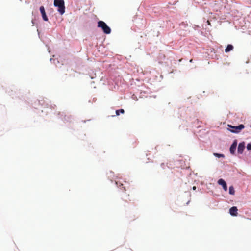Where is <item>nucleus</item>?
Masks as SVG:
<instances>
[{"label":"nucleus","mask_w":251,"mask_h":251,"mask_svg":"<svg viewBox=\"0 0 251 251\" xmlns=\"http://www.w3.org/2000/svg\"><path fill=\"white\" fill-rule=\"evenodd\" d=\"M54 6L57 7V11L60 15H63L65 11V2L63 0H54Z\"/></svg>","instance_id":"f257e3e1"},{"label":"nucleus","mask_w":251,"mask_h":251,"mask_svg":"<svg viewBox=\"0 0 251 251\" xmlns=\"http://www.w3.org/2000/svg\"><path fill=\"white\" fill-rule=\"evenodd\" d=\"M98 26L101 28L104 33L107 34L110 33L111 29L105 22L102 21H100L98 22Z\"/></svg>","instance_id":"f03ea898"},{"label":"nucleus","mask_w":251,"mask_h":251,"mask_svg":"<svg viewBox=\"0 0 251 251\" xmlns=\"http://www.w3.org/2000/svg\"><path fill=\"white\" fill-rule=\"evenodd\" d=\"M229 127L232 128V129H230V131L233 133H239L242 129L244 128V126L243 124H241L238 126H232L231 125H228Z\"/></svg>","instance_id":"7ed1b4c3"},{"label":"nucleus","mask_w":251,"mask_h":251,"mask_svg":"<svg viewBox=\"0 0 251 251\" xmlns=\"http://www.w3.org/2000/svg\"><path fill=\"white\" fill-rule=\"evenodd\" d=\"M218 184L222 186L223 189L226 191L227 190V187L226 182L223 179H220L218 181Z\"/></svg>","instance_id":"20e7f679"},{"label":"nucleus","mask_w":251,"mask_h":251,"mask_svg":"<svg viewBox=\"0 0 251 251\" xmlns=\"http://www.w3.org/2000/svg\"><path fill=\"white\" fill-rule=\"evenodd\" d=\"M40 11L42 14V16L43 20L45 21H47L48 20V18L46 15L45 10L44 6H42L40 7Z\"/></svg>","instance_id":"39448f33"},{"label":"nucleus","mask_w":251,"mask_h":251,"mask_svg":"<svg viewBox=\"0 0 251 251\" xmlns=\"http://www.w3.org/2000/svg\"><path fill=\"white\" fill-rule=\"evenodd\" d=\"M237 211H238V209H237V207L235 206H233V207H232L229 209V213L232 216H236L238 214Z\"/></svg>","instance_id":"423d86ee"},{"label":"nucleus","mask_w":251,"mask_h":251,"mask_svg":"<svg viewBox=\"0 0 251 251\" xmlns=\"http://www.w3.org/2000/svg\"><path fill=\"white\" fill-rule=\"evenodd\" d=\"M245 149V143L244 142L239 143L238 147V153L242 154Z\"/></svg>","instance_id":"0eeeda50"},{"label":"nucleus","mask_w":251,"mask_h":251,"mask_svg":"<svg viewBox=\"0 0 251 251\" xmlns=\"http://www.w3.org/2000/svg\"><path fill=\"white\" fill-rule=\"evenodd\" d=\"M237 146V143L236 142H234L232 145L230 146V152L231 154H234L236 148Z\"/></svg>","instance_id":"6e6552de"},{"label":"nucleus","mask_w":251,"mask_h":251,"mask_svg":"<svg viewBox=\"0 0 251 251\" xmlns=\"http://www.w3.org/2000/svg\"><path fill=\"white\" fill-rule=\"evenodd\" d=\"M233 49V46L232 45L229 44L225 49V52H228Z\"/></svg>","instance_id":"1a4fd4ad"},{"label":"nucleus","mask_w":251,"mask_h":251,"mask_svg":"<svg viewBox=\"0 0 251 251\" xmlns=\"http://www.w3.org/2000/svg\"><path fill=\"white\" fill-rule=\"evenodd\" d=\"M229 193L231 195H234L235 194V190L233 186H230L229 188Z\"/></svg>","instance_id":"9d476101"},{"label":"nucleus","mask_w":251,"mask_h":251,"mask_svg":"<svg viewBox=\"0 0 251 251\" xmlns=\"http://www.w3.org/2000/svg\"><path fill=\"white\" fill-rule=\"evenodd\" d=\"M124 112H125V111L123 109L117 110L116 111V113L117 115H119L120 113L123 114V113H124Z\"/></svg>","instance_id":"9b49d317"},{"label":"nucleus","mask_w":251,"mask_h":251,"mask_svg":"<svg viewBox=\"0 0 251 251\" xmlns=\"http://www.w3.org/2000/svg\"><path fill=\"white\" fill-rule=\"evenodd\" d=\"M214 155L218 157H224V155L223 154H219L217 153H214Z\"/></svg>","instance_id":"f8f14e48"},{"label":"nucleus","mask_w":251,"mask_h":251,"mask_svg":"<svg viewBox=\"0 0 251 251\" xmlns=\"http://www.w3.org/2000/svg\"><path fill=\"white\" fill-rule=\"evenodd\" d=\"M116 184L118 187L123 186L124 185L123 183H122L121 182L119 181H116Z\"/></svg>","instance_id":"ddd939ff"},{"label":"nucleus","mask_w":251,"mask_h":251,"mask_svg":"<svg viewBox=\"0 0 251 251\" xmlns=\"http://www.w3.org/2000/svg\"><path fill=\"white\" fill-rule=\"evenodd\" d=\"M247 148L248 150H251V143H248L247 146Z\"/></svg>","instance_id":"4468645a"},{"label":"nucleus","mask_w":251,"mask_h":251,"mask_svg":"<svg viewBox=\"0 0 251 251\" xmlns=\"http://www.w3.org/2000/svg\"><path fill=\"white\" fill-rule=\"evenodd\" d=\"M207 23L208 25H210V23L208 20L207 21Z\"/></svg>","instance_id":"2eb2a0df"},{"label":"nucleus","mask_w":251,"mask_h":251,"mask_svg":"<svg viewBox=\"0 0 251 251\" xmlns=\"http://www.w3.org/2000/svg\"><path fill=\"white\" fill-rule=\"evenodd\" d=\"M123 188H124V191H126V187H123Z\"/></svg>","instance_id":"dca6fc26"},{"label":"nucleus","mask_w":251,"mask_h":251,"mask_svg":"<svg viewBox=\"0 0 251 251\" xmlns=\"http://www.w3.org/2000/svg\"><path fill=\"white\" fill-rule=\"evenodd\" d=\"M193 62V59H191L190 60V62Z\"/></svg>","instance_id":"f3484780"},{"label":"nucleus","mask_w":251,"mask_h":251,"mask_svg":"<svg viewBox=\"0 0 251 251\" xmlns=\"http://www.w3.org/2000/svg\"><path fill=\"white\" fill-rule=\"evenodd\" d=\"M193 189L194 190H195V189H196V187H195V186H194V187H193Z\"/></svg>","instance_id":"a211bd4d"}]
</instances>
